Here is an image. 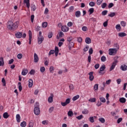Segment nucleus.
I'll return each instance as SVG.
<instances>
[{
  "label": "nucleus",
  "mask_w": 127,
  "mask_h": 127,
  "mask_svg": "<svg viewBox=\"0 0 127 127\" xmlns=\"http://www.w3.org/2000/svg\"><path fill=\"white\" fill-rule=\"evenodd\" d=\"M19 23V22L18 21H16L15 23H13L12 21H9L7 22V28L9 30H16V29H17V27H18Z\"/></svg>",
  "instance_id": "nucleus-1"
},
{
  "label": "nucleus",
  "mask_w": 127,
  "mask_h": 127,
  "mask_svg": "<svg viewBox=\"0 0 127 127\" xmlns=\"http://www.w3.org/2000/svg\"><path fill=\"white\" fill-rule=\"evenodd\" d=\"M54 53L55 54V56L57 57L58 56V53H59V48H58V47H55V50H51L49 53V56L54 54Z\"/></svg>",
  "instance_id": "nucleus-2"
},
{
  "label": "nucleus",
  "mask_w": 127,
  "mask_h": 127,
  "mask_svg": "<svg viewBox=\"0 0 127 127\" xmlns=\"http://www.w3.org/2000/svg\"><path fill=\"white\" fill-rule=\"evenodd\" d=\"M118 59H119V57L118 56L114 58V62L113 63L112 65L110 68V71H113V70L115 69V67L118 63Z\"/></svg>",
  "instance_id": "nucleus-3"
},
{
  "label": "nucleus",
  "mask_w": 127,
  "mask_h": 127,
  "mask_svg": "<svg viewBox=\"0 0 127 127\" xmlns=\"http://www.w3.org/2000/svg\"><path fill=\"white\" fill-rule=\"evenodd\" d=\"M105 69H106V65H105V64L101 65L99 71H98L99 74H100V75H104V74H105V72L104 71Z\"/></svg>",
  "instance_id": "nucleus-4"
},
{
  "label": "nucleus",
  "mask_w": 127,
  "mask_h": 127,
  "mask_svg": "<svg viewBox=\"0 0 127 127\" xmlns=\"http://www.w3.org/2000/svg\"><path fill=\"white\" fill-rule=\"evenodd\" d=\"M117 52L118 50L117 49H110L109 50V55H116Z\"/></svg>",
  "instance_id": "nucleus-5"
},
{
  "label": "nucleus",
  "mask_w": 127,
  "mask_h": 127,
  "mask_svg": "<svg viewBox=\"0 0 127 127\" xmlns=\"http://www.w3.org/2000/svg\"><path fill=\"white\" fill-rule=\"evenodd\" d=\"M34 113L36 116H38L40 114V109L39 107H35L34 109Z\"/></svg>",
  "instance_id": "nucleus-6"
},
{
  "label": "nucleus",
  "mask_w": 127,
  "mask_h": 127,
  "mask_svg": "<svg viewBox=\"0 0 127 127\" xmlns=\"http://www.w3.org/2000/svg\"><path fill=\"white\" fill-rule=\"evenodd\" d=\"M70 98H67L66 99L65 102H61V105L63 106V107H66V105H68V104H70Z\"/></svg>",
  "instance_id": "nucleus-7"
},
{
  "label": "nucleus",
  "mask_w": 127,
  "mask_h": 127,
  "mask_svg": "<svg viewBox=\"0 0 127 127\" xmlns=\"http://www.w3.org/2000/svg\"><path fill=\"white\" fill-rule=\"evenodd\" d=\"M39 61V58H38V56L36 53H34V62L35 63H37L38 61Z\"/></svg>",
  "instance_id": "nucleus-8"
},
{
  "label": "nucleus",
  "mask_w": 127,
  "mask_h": 127,
  "mask_svg": "<svg viewBox=\"0 0 127 127\" xmlns=\"http://www.w3.org/2000/svg\"><path fill=\"white\" fill-rule=\"evenodd\" d=\"M31 39H32V32L31 30L29 31V44H31Z\"/></svg>",
  "instance_id": "nucleus-9"
},
{
  "label": "nucleus",
  "mask_w": 127,
  "mask_h": 127,
  "mask_svg": "<svg viewBox=\"0 0 127 127\" xmlns=\"http://www.w3.org/2000/svg\"><path fill=\"white\" fill-rule=\"evenodd\" d=\"M15 36L16 38H21L22 37V32H17L15 33Z\"/></svg>",
  "instance_id": "nucleus-10"
},
{
  "label": "nucleus",
  "mask_w": 127,
  "mask_h": 127,
  "mask_svg": "<svg viewBox=\"0 0 127 127\" xmlns=\"http://www.w3.org/2000/svg\"><path fill=\"white\" fill-rule=\"evenodd\" d=\"M93 74H94V72L93 71H91L88 73L90 81H93L94 80V75H93Z\"/></svg>",
  "instance_id": "nucleus-11"
},
{
  "label": "nucleus",
  "mask_w": 127,
  "mask_h": 127,
  "mask_svg": "<svg viewBox=\"0 0 127 127\" xmlns=\"http://www.w3.org/2000/svg\"><path fill=\"white\" fill-rule=\"evenodd\" d=\"M64 36V33L61 31L59 32V35H57V39H59L60 38H61V37H63Z\"/></svg>",
  "instance_id": "nucleus-12"
},
{
  "label": "nucleus",
  "mask_w": 127,
  "mask_h": 127,
  "mask_svg": "<svg viewBox=\"0 0 127 127\" xmlns=\"http://www.w3.org/2000/svg\"><path fill=\"white\" fill-rule=\"evenodd\" d=\"M53 97L54 96L53 95V93H51V96L49 97L48 99V101L49 103H53Z\"/></svg>",
  "instance_id": "nucleus-13"
},
{
  "label": "nucleus",
  "mask_w": 127,
  "mask_h": 127,
  "mask_svg": "<svg viewBox=\"0 0 127 127\" xmlns=\"http://www.w3.org/2000/svg\"><path fill=\"white\" fill-rule=\"evenodd\" d=\"M61 29L63 32H67V31L69 30V27L66 26H62Z\"/></svg>",
  "instance_id": "nucleus-14"
},
{
  "label": "nucleus",
  "mask_w": 127,
  "mask_h": 127,
  "mask_svg": "<svg viewBox=\"0 0 127 127\" xmlns=\"http://www.w3.org/2000/svg\"><path fill=\"white\" fill-rule=\"evenodd\" d=\"M30 0H24V3H26L27 8L30 7V3H29Z\"/></svg>",
  "instance_id": "nucleus-15"
},
{
  "label": "nucleus",
  "mask_w": 127,
  "mask_h": 127,
  "mask_svg": "<svg viewBox=\"0 0 127 127\" xmlns=\"http://www.w3.org/2000/svg\"><path fill=\"white\" fill-rule=\"evenodd\" d=\"M120 69L122 70V71H127V66L126 64H122L120 67Z\"/></svg>",
  "instance_id": "nucleus-16"
},
{
  "label": "nucleus",
  "mask_w": 127,
  "mask_h": 127,
  "mask_svg": "<svg viewBox=\"0 0 127 127\" xmlns=\"http://www.w3.org/2000/svg\"><path fill=\"white\" fill-rule=\"evenodd\" d=\"M44 40V38L43 36L38 37V44H41L42 43V42Z\"/></svg>",
  "instance_id": "nucleus-17"
},
{
  "label": "nucleus",
  "mask_w": 127,
  "mask_h": 127,
  "mask_svg": "<svg viewBox=\"0 0 127 127\" xmlns=\"http://www.w3.org/2000/svg\"><path fill=\"white\" fill-rule=\"evenodd\" d=\"M33 86V80L32 79L29 80V88H31Z\"/></svg>",
  "instance_id": "nucleus-18"
},
{
  "label": "nucleus",
  "mask_w": 127,
  "mask_h": 127,
  "mask_svg": "<svg viewBox=\"0 0 127 127\" xmlns=\"http://www.w3.org/2000/svg\"><path fill=\"white\" fill-rule=\"evenodd\" d=\"M119 102H120V103H122V104H125V103L127 102V99H126V98L124 97H122L120 98Z\"/></svg>",
  "instance_id": "nucleus-19"
},
{
  "label": "nucleus",
  "mask_w": 127,
  "mask_h": 127,
  "mask_svg": "<svg viewBox=\"0 0 127 127\" xmlns=\"http://www.w3.org/2000/svg\"><path fill=\"white\" fill-rule=\"evenodd\" d=\"M74 47V43L73 42H69L68 45V48L69 50H71V49Z\"/></svg>",
  "instance_id": "nucleus-20"
},
{
  "label": "nucleus",
  "mask_w": 127,
  "mask_h": 127,
  "mask_svg": "<svg viewBox=\"0 0 127 127\" xmlns=\"http://www.w3.org/2000/svg\"><path fill=\"white\" fill-rule=\"evenodd\" d=\"M31 8L32 11H35V10H36V6H35L34 4H31Z\"/></svg>",
  "instance_id": "nucleus-21"
},
{
  "label": "nucleus",
  "mask_w": 127,
  "mask_h": 127,
  "mask_svg": "<svg viewBox=\"0 0 127 127\" xmlns=\"http://www.w3.org/2000/svg\"><path fill=\"white\" fill-rule=\"evenodd\" d=\"M118 35L120 37H125V36H127V34L124 32H121L118 34Z\"/></svg>",
  "instance_id": "nucleus-22"
},
{
  "label": "nucleus",
  "mask_w": 127,
  "mask_h": 127,
  "mask_svg": "<svg viewBox=\"0 0 127 127\" xmlns=\"http://www.w3.org/2000/svg\"><path fill=\"white\" fill-rule=\"evenodd\" d=\"M27 73H28V70L23 69L22 71L21 74L23 76H25V75H26V74H27Z\"/></svg>",
  "instance_id": "nucleus-23"
},
{
  "label": "nucleus",
  "mask_w": 127,
  "mask_h": 127,
  "mask_svg": "<svg viewBox=\"0 0 127 127\" xmlns=\"http://www.w3.org/2000/svg\"><path fill=\"white\" fill-rule=\"evenodd\" d=\"M16 119L17 121V123H20V115H19V114L16 115Z\"/></svg>",
  "instance_id": "nucleus-24"
},
{
  "label": "nucleus",
  "mask_w": 127,
  "mask_h": 127,
  "mask_svg": "<svg viewBox=\"0 0 127 127\" xmlns=\"http://www.w3.org/2000/svg\"><path fill=\"white\" fill-rule=\"evenodd\" d=\"M76 17H80L81 16V12L80 11H76L75 12Z\"/></svg>",
  "instance_id": "nucleus-25"
},
{
  "label": "nucleus",
  "mask_w": 127,
  "mask_h": 127,
  "mask_svg": "<svg viewBox=\"0 0 127 127\" xmlns=\"http://www.w3.org/2000/svg\"><path fill=\"white\" fill-rule=\"evenodd\" d=\"M9 117V115H8V113L7 112H5L3 114V118L4 119H7Z\"/></svg>",
  "instance_id": "nucleus-26"
},
{
  "label": "nucleus",
  "mask_w": 127,
  "mask_h": 127,
  "mask_svg": "<svg viewBox=\"0 0 127 127\" xmlns=\"http://www.w3.org/2000/svg\"><path fill=\"white\" fill-rule=\"evenodd\" d=\"M85 42L87 44H90L91 43V38L87 37L85 39Z\"/></svg>",
  "instance_id": "nucleus-27"
},
{
  "label": "nucleus",
  "mask_w": 127,
  "mask_h": 127,
  "mask_svg": "<svg viewBox=\"0 0 127 127\" xmlns=\"http://www.w3.org/2000/svg\"><path fill=\"white\" fill-rule=\"evenodd\" d=\"M116 28L118 31H120L122 29V27H121V25L120 24H117L116 26Z\"/></svg>",
  "instance_id": "nucleus-28"
},
{
  "label": "nucleus",
  "mask_w": 127,
  "mask_h": 127,
  "mask_svg": "<svg viewBox=\"0 0 127 127\" xmlns=\"http://www.w3.org/2000/svg\"><path fill=\"white\" fill-rule=\"evenodd\" d=\"M80 98V95H77L75 96L72 98V101H76V100H78Z\"/></svg>",
  "instance_id": "nucleus-29"
},
{
  "label": "nucleus",
  "mask_w": 127,
  "mask_h": 127,
  "mask_svg": "<svg viewBox=\"0 0 127 127\" xmlns=\"http://www.w3.org/2000/svg\"><path fill=\"white\" fill-rule=\"evenodd\" d=\"M74 114H73V111H69L67 113V115L68 116V117H73V115Z\"/></svg>",
  "instance_id": "nucleus-30"
},
{
  "label": "nucleus",
  "mask_w": 127,
  "mask_h": 127,
  "mask_svg": "<svg viewBox=\"0 0 127 127\" xmlns=\"http://www.w3.org/2000/svg\"><path fill=\"white\" fill-rule=\"evenodd\" d=\"M100 101L102 103H106V99L103 97H100Z\"/></svg>",
  "instance_id": "nucleus-31"
},
{
  "label": "nucleus",
  "mask_w": 127,
  "mask_h": 127,
  "mask_svg": "<svg viewBox=\"0 0 127 127\" xmlns=\"http://www.w3.org/2000/svg\"><path fill=\"white\" fill-rule=\"evenodd\" d=\"M108 16H110V17L116 16V12H111L110 14H108Z\"/></svg>",
  "instance_id": "nucleus-32"
},
{
  "label": "nucleus",
  "mask_w": 127,
  "mask_h": 127,
  "mask_svg": "<svg viewBox=\"0 0 127 127\" xmlns=\"http://www.w3.org/2000/svg\"><path fill=\"white\" fill-rule=\"evenodd\" d=\"M20 126L21 127H26V122L25 121H23V122L21 123Z\"/></svg>",
  "instance_id": "nucleus-33"
},
{
  "label": "nucleus",
  "mask_w": 127,
  "mask_h": 127,
  "mask_svg": "<svg viewBox=\"0 0 127 127\" xmlns=\"http://www.w3.org/2000/svg\"><path fill=\"white\" fill-rule=\"evenodd\" d=\"M89 102H90V103H95L96 102V98H92L89 99Z\"/></svg>",
  "instance_id": "nucleus-34"
},
{
  "label": "nucleus",
  "mask_w": 127,
  "mask_h": 127,
  "mask_svg": "<svg viewBox=\"0 0 127 127\" xmlns=\"http://www.w3.org/2000/svg\"><path fill=\"white\" fill-rule=\"evenodd\" d=\"M121 24L122 26H123V27H125L126 25H127V22L124 21H122L121 22Z\"/></svg>",
  "instance_id": "nucleus-35"
},
{
  "label": "nucleus",
  "mask_w": 127,
  "mask_h": 127,
  "mask_svg": "<svg viewBox=\"0 0 127 127\" xmlns=\"http://www.w3.org/2000/svg\"><path fill=\"white\" fill-rule=\"evenodd\" d=\"M94 89L95 91H98V90L99 89V84H95L94 86Z\"/></svg>",
  "instance_id": "nucleus-36"
},
{
  "label": "nucleus",
  "mask_w": 127,
  "mask_h": 127,
  "mask_svg": "<svg viewBox=\"0 0 127 127\" xmlns=\"http://www.w3.org/2000/svg\"><path fill=\"white\" fill-rule=\"evenodd\" d=\"M48 23L47 22H44L42 23V27L44 28L47 27Z\"/></svg>",
  "instance_id": "nucleus-37"
},
{
  "label": "nucleus",
  "mask_w": 127,
  "mask_h": 127,
  "mask_svg": "<svg viewBox=\"0 0 127 127\" xmlns=\"http://www.w3.org/2000/svg\"><path fill=\"white\" fill-rule=\"evenodd\" d=\"M103 0H97L96 1L97 5H101V3L103 2Z\"/></svg>",
  "instance_id": "nucleus-38"
},
{
  "label": "nucleus",
  "mask_w": 127,
  "mask_h": 127,
  "mask_svg": "<svg viewBox=\"0 0 127 127\" xmlns=\"http://www.w3.org/2000/svg\"><path fill=\"white\" fill-rule=\"evenodd\" d=\"M101 60L102 62H105L106 60H107V58L105 56H102L101 58Z\"/></svg>",
  "instance_id": "nucleus-39"
},
{
  "label": "nucleus",
  "mask_w": 127,
  "mask_h": 127,
  "mask_svg": "<svg viewBox=\"0 0 127 127\" xmlns=\"http://www.w3.org/2000/svg\"><path fill=\"white\" fill-rule=\"evenodd\" d=\"M40 71L41 72V73H44V72H45V67H44V66L41 67Z\"/></svg>",
  "instance_id": "nucleus-40"
},
{
  "label": "nucleus",
  "mask_w": 127,
  "mask_h": 127,
  "mask_svg": "<svg viewBox=\"0 0 127 127\" xmlns=\"http://www.w3.org/2000/svg\"><path fill=\"white\" fill-rule=\"evenodd\" d=\"M99 121L101 122V123H102V124H104V123H105V119L103 118H100L99 119Z\"/></svg>",
  "instance_id": "nucleus-41"
},
{
  "label": "nucleus",
  "mask_w": 127,
  "mask_h": 127,
  "mask_svg": "<svg viewBox=\"0 0 127 127\" xmlns=\"http://www.w3.org/2000/svg\"><path fill=\"white\" fill-rule=\"evenodd\" d=\"M88 11H89V14L91 15L93 12H94V8H90Z\"/></svg>",
  "instance_id": "nucleus-42"
},
{
  "label": "nucleus",
  "mask_w": 127,
  "mask_h": 127,
  "mask_svg": "<svg viewBox=\"0 0 127 127\" xmlns=\"http://www.w3.org/2000/svg\"><path fill=\"white\" fill-rule=\"evenodd\" d=\"M83 115H81L76 117V118L77 120H78L79 121H80V120H82V119H83Z\"/></svg>",
  "instance_id": "nucleus-43"
},
{
  "label": "nucleus",
  "mask_w": 127,
  "mask_h": 127,
  "mask_svg": "<svg viewBox=\"0 0 127 127\" xmlns=\"http://www.w3.org/2000/svg\"><path fill=\"white\" fill-rule=\"evenodd\" d=\"M67 41H68V42H71V41H72V40H73V37H68L67 38Z\"/></svg>",
  "instance_id": "nucleus-44"
},
{
  "label": "nucleus",
  "mask_w": 127,
  "mask_h": 127,
  "mask_svg": "<svg viewBox=\"0 0 127 127\" xmlns=\"http://www.w3.org/2000/svg\"><path fill=\"white\" fill-rule=\"evenodd\" d=\"M73 10H74V6H70L68 9V11L69 12H72V11H73Z\"/></svg>",
  "instance_id": "nucleus-45"
},
{
  "label": "nucleus",
  "mask_w": 127,
  "mask_h": 127,
  "mask_svg": "<svg viewBox=\"0 0 127 127\" xmlns=\"http://www.w3.org/2000/svg\"><path fill=\"white\" fill-rule=\"evenodd\" d=\"M108 13V10H104L102 12V15H106V14Z\"/></svg>",
  "instance_id": "nucleus-46"
},
{
  "label": "nucleus",
  "mask_w": 127,
  "mask_h": 127,
  "mask_svg": "<svg viewBox=\"0 0 127 127\" xmlns=\"http://www.w3.org/2000/svg\"><path fill=\"white\" fill-rule=\"evenodd\" d=\"M48 36L49 38H52V36H53V33H52V32H49Z\"/></svg>",
  "instance_id": "nucleus-47"
},
{
  "label": "nucleus",
  "mask_w": 127,
  "mask_h": 127,
  "mask_svg": "<svg viewBox=\"0 0 127 127\" xmlns=\"http://www.w3.org/2000/svg\"><path fill=\"white\" fill-rule=\"evenodd\" d=\"M114 47H116L115 49L117 50V51L119 49H120V47L119 46V44H115L114 45Z\"/></svg>",
  "instance_id": "nucleus-48"
},
{
  "label": "nucleus",
  "mask_w": 127,
  "mask_h": 127,
  "mask_svg": "<svg viewBox=\"0 0 127 127\" xmlns=\"http://www.w3.org/2000/svg\"><path fill=\"white\" fill-rule=\"evenodd\" d=\"M29 74H30V75H34V74H35V70L34 69H31Z\"/></svg>",
  "instance_id": "nucleus-49"
},
{
  "label": "nucleus",
  "mask_w": 127,
  "mask_h": 127,
  "mask_svg": "<svg viewBox=\"0 0 127 127\" xmlns=\"http://www.w3.org/2000/svg\"><path fill=\"white\" fill-rule=\"evenodd\" d=\"M82 113L84 115H87V114H89V111L87 110H84V111H82Z\"/></svg>",
  "instance_id": "nucleus-50"
},
{
  "label": "nucleus",
  "mask_w": 127,
  "mask_h": 127,
  "mask_svg": "<svg viewBox=\"0 0 127 127\" xmlns=\"http://www.w3.org/2000/svg\"><path fill=\"white\" fill-rule=\"evenodd\" d=\"M89 121L90 123H94L95 121L94 120V117H91L89 118Z\"/></svg>",
  "instance_id": "nucleus-51"
},
{
  "label": "nucleus",
  "mask_w": 127,
  "mask_h": 127,
  "mask_svg": "<svg viewBox=\"0 0 127 127\" xmlns=\"http://www.w3.org/2000/svg\"><path fill=\"white\" fill-rule=\"evenodd\" d=\"M89 55L93 54V48H90L89 50Z\"/></svg>",
  "instance_id": "nucleus-52"
},
{
  "label": "nucleus",
  "mask_w": 127,
  "mask_h": 127,
  "mask_svg": "<svg viewBox=\"0 0 127 127\" xmlns=\"http://www.w3.org/2000/svg\"><path fill=\"white\" fill-rule=\"evenodd\" d=\"M107 5V3L104 2V3H103L101 5V6H102V7L103 8H106Z\"/></svg>",
  "instance_id": "nucleus-53"
},
{
  "label": "nucleus",
  "mask_w": 127,
  "mask_h": 127,
  "mask_svg": "<svg viewBox=\"0 0 127 127\" xmlns=\"http://www.w3.org/2000/svg\"><path fill=\"white\" fill-rule=\"evenodd\" d=\"M109 20H107L104 23H103V26L104 27H107L108 26V21Z\"/></svg>",
  "instance_id": "nucleus-54"
},
{
  "label": "nucleus",
  "mask_w": 127,
  "mask_h": 127,
  "mask_svg": "<svg viewBox=\"0 0 127 127\" xmlns=\"http://www.w3.org/2000/svg\"><path fill=\"white\" fill-rule=\"evenodd\" d=\"M49 70L51 73H53V71H54V67L53 66H51Z\"/></svg>",
  "instance_id": "nucleus-55"
},
{
  "label": "nucleus",
  "mask_w": 127,
  "mask_h": 127,
  "mask_svg": "<svg viewBox=\"0 0 127 127\" xmlns=\"http://www.w3.org/2000/svg\"><path fill=\"white\" fill-rule=\"evenodd\" d=\"M53 111H54V107H50V108L49 109V113L51 114V113H52Z\"/></svg>",
  "instance_id": "nucleus-56"
},
{
  "label": "nucleus",
  "mask_w": 127,
  "mask_h": 127,
  "mask_svg": "<svg viewBox=\"0 0 127 127\" xmlns=\"http://www.w3.org/2000/svg\"><path fill=\"white\" fill-rule=\"evenodd\" d=\"M82 30H83V31H87V30H88V28L86 26H83L82 28Z\"/></svg>",
  "instance_id": "nucleus-57"
},
{
  "label": "nucleus",
  "mask_w": 127,
  "mask_h": 127,
  "mask_svg": "<svg viewBox=\"0 0 127 127\" xmlns=\"http://www.w3.org/2000/svg\"><path fill=\"white\" fill-rule=\"evenodd\" d=\"M17 57L18 59H21V58H22V54H18V55L17 56Z\"/></svg>",
  "instance_id": "nucleus-58"
},
{
  "label": "nucleus",
  "mask_w": 127,
  "mask_h": 127,
  "mask_svg": "<svg viewBox=\"0 0 127 127\" xmlns=\"http://www.w3.org/2000/svg\"><path fill=\"white\" fill-rule=\"evenodd\" d=\"M90 6H95V2L93 1H91L89 3Z\"/></svg>",
  "instance_id": "nucleus-59"
},
{
  "label": "nucleus",
  "mask_w": 127,
  "mask_h": 127,
  "mask_svg": "<svg viewBox=\"0 0 127 127\" xmlns=\"http://www.w3.org/2000/svg\"><path fill=\"white\" fill-rule=\"evenodd\" d=\"M88 50H89V46H87L85 48L83 49V51H84V52H87V51H88Z\"/></svg>",
  "instance_id": "nucleus-60"
},
{
  "label": "nucleus",
  "mask_w": 127,
  "mask_h": 127,
  "mask_svg": "<svg viewBox=\"0 0 127 127\" xmlns=\"http://www.w3.org/2000/svg\"><path fill=\"white\" fill-rule=\"evenodd\" d=\"M114 6V3H110L109 4V5H108V8H112V7H113Z\"/></svg>",
  "instance_id": "nucleus-61"
},
{
  "label": "nucleus",
  "mask_w": 127,
  "mask_h": 127,
  "mask_svg": "<svg viewBox=\"0 0 127 127\" xmlns=\"http://www.w3.org/2000/svg\"><path fill=\"white\" fill-rule=\"evenodd\" d=\"M99 67H100V64H96L94 66V68L95 69H99Z\"/></svg>",
  "instance_id": "nucleus-62"
},
{
  "label": "nucleus",
  "mask_w": 127,
  "mask_h": 127,
  "mask_svg": "<svg viewBox=\"0 0 127 127\" xmlns=\"http://www.w3.org/2000/svg\"><path fill=\"white\" fill-rule=\"evenodd\" d=\"M1 82H2V83H3V86H5L6 83H5V79H4V78H2Z\"/></svg>",
  "instance_id": "nucleus-63"
},
{
  "label": "nucleus",
  "mask_w": 127,
  "mask_h": 127,
  "mask_svg": "<svg viewBox=\"0 0 127 127\" xmlns=\"http://www.w3.org/2000/svg\"><path fill=\"white\" fill-rule=\"evenodd\" d=\"M122 121H123L122 118H119L117 120V124H120L121 122H122Z\"/></svg>",
  "instance_id": "nucleus-64"
}]
</instances>
